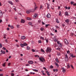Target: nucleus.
<instances>
[{
    "label": "nucleus",
    "instance_id": "f257e3e1",
    "mask_svg": "<svg viewBox=\"0 0 76 76\" xmlns=\"http://www.w3.org/2000/svg\"><path fill=\"white\" fill-rule=\"evenodd\" d=\"M51 50H52V49H51V48L50 47H48L47 48L46 50V51L47 53L48 52H49V53H51Z\"/></svg>",
    "mask_w": 76,
    "mask_h": 76
},
{
    "label": "nucleus",
    "instance_id": "f03ea898",
    "mask_svg": "<svg viewBox=\"0 0 76 76\" xmlns=\"http://www.w3.org/2000/svg\"><path fill=\"white\" fill-rule=\"evenodd\" d=\"M39 60H40V61L42 62L43 63H44V61H45V59H44V57L42 56L39 58Z\"/></svg>",
    "mask_w": 76,
    "mask_h": 76
},
{
    "label": "nucleus",
    "instance_id": "7ed1b4c3",
    "mask_svg": "<svg viewBox=\"0 0 76 76\" xmlns=\"http://www.w3.org/2000/svg\"><path fill=\"white\" fill-rule=\"evenodd\" d=\"M38 15V14L37 13H35L33 16V18H34V19H35V18H37Z\"/></svg>",
    "mask_w": 76,
    "mask_h": 76
},
{
    "label": "nucleus",
    "instance_id": "20e7f679",
    "mask_svg": "<svg viewBox=\"0 0 76 76\" xmlns=\"http://www.w3.org/2000/svg\"><path fill=\"white\" fill-rule=\"evenodd\" d=\"M64 43L65 44H66V45H68V44H69V42H68V41H67V39H64Z\"/></svg>",
    "mask_w": 76,
    "mask_h": 76
},
{
    "label": "nucleus",
    "instance_id": "39448f33",
    "mask_svg": "<svg viewBox=\"0 0 76 76\" xmlns=\"http://www.w3.org/2000/svg\"><path fill=\"white\" fill-rule=\"evenodd\" d=\"M3 12H2V11H1L0 10V18H2L3 17Z\"/></svg>",
    "mask_w": 76,
    "mask_h": 76
},
{
    "label": "nucleus",
    "instance_id": "423d86ee",
    "mask_svg": "<svg viewBox=\"0 0 76 76\" xmlns=\"http://www.w3.org/2000/svg\"><path fill=\"white\" fill-rule=\"evenodd\" d=\"M53 39L55 42H57V37L56 36H54Z\"/></svg>",
    "mask_w": 76,
    "mask_h": 76
},
{
    "label": "nucleus",
    "instance_id": "0eeeda50",
    "mask_svg": "<svg viewBox=\"0 0 76 76\" xmlns=\"http://www.w3.org/2000/svg\"><path fill=\"white\" fill-rule=\"evenodd\" d=\"M65 59L66 61H67L69 60V58H68V56H67V55H66Z\"/></svg>",
    "mask_w": 76,
    "mask_h": 76
},
{
    "label": "nucleus",
    "instance_id": "6e6552de",
    "mask_svg": "<svg viewBox=\"0 0 76 76\" xmlns=\"http://www.w3.org/2000/svg\"><path fill=\"white\" fill-rule=\"evenodd\" d=\"M28 64H32L34 63V62L32 61H28Z\"/></svg>",
    "mask_w": 76,
    "mask_h": 76
},
{
    "label": "nucleus",
    "instance_id": "1a4fd4ad",
    "mask_svg": "<svg viewBox=\"0 0 76 76\" xmlns=\"http://www.w3.org/2000/svg\"><path fill=\"white\" fill-rule=\"evenodd\" d=\"M34 10H37L38 9V7H37V6L36 5V4H35V3H34Z\"/></svg>",
    "mask_w": 76,
    "mask_h": 76
},
{
    "label": "nucleus",
    "instance_id": "9d476101",
    "mask_svg": "<svg viewBox=\"0 0 76 76\" xmlns=\"http://www.w3.org/2000/svg\"><path fill=\"white\" fill-rule=\"evenodd\" d=\"M46 17L48 18H50V17H51V15H50V14L48 13Z\"/></svg>",
    "mask_w": 76,
    "mask_h": 76
},
{
    "label": "nucleus",
    "instance_id": "9b49d317",
    "mask_svg": "<svg viewBox=\"0 0 76 76\" xmlns=\"http://www.w3.org/2000/svg\"><path fill=\"white\" fill-rule=\"evenodd\" d=\"M67 69H69L70 68V63H68L67 64Z\"/></svg>",
    "mask_w": 76,
    "mask_h": 76
},
{
    "label": "nucleus",
    "instance_id": "f8f14e48",
    "mask_svg": "<svg viewBox=\"0 0 76 76\" xmlns=\"http://www.w3.org/2000/svg\"><path fill=\"white\" fill-rule=\"evenodd\" d=\"M47 9H50V7H50V5L49 4H48V3H47Z\"/></svg>",
    "mask_w": 76,
    "mask_h": 76
},
{
    "label": "nucleus",
    "instance_id": "ddd939ff",
    "mask_svg": "<svg viewBox=\"0 0 76 76\" xmlns=\"http://www.w3.org/2000/svg\"><path fill=\"white\" fill-rule=\"evenodd\" d=\"M21 23H24L25 22V21L24 20H23V19H22L21 20V21L20 22Z\"/></svg>",
    "mask_w": 76,
    "mask_h": 76
},
{
    "label": "nucleus",
    "instance_id": "4468645a",
    "mask_svg": "<svg viewBox=\"0 0 76 76\" xmlns=\"http://www.w3.org/2000/svg\"><path fill=\"white\" fill-rule=\"evenodd\" d=\"M56 21L57 23H60V21H59L58 19L57 18L56 19Z\"/></svg>",
    "mask_w": 76,
    "mask_h": 76
},
{
    "label": "nucleus",
    "instance_id": "2eb2a0df",
    "mask_svg": "<svg viewBox=\"0 0 76 76\" xmlns=\"http://www.w3.org/2000/svg\"><path fill=\"white\" fill-rule=\"evenodd\" d=\"M65 22L67 23H69V20L68 19H66V20H65Z\"/></svg>",
    "mask_w": 76,
    "mask_h": 76
},
{
    "label": "nucleus",
    "instance_id": "dca6fc26",
    "mask_svg": "<svg viewBox=\"0 0 76 76\" xmlns=\"http://www.w3.org/2000/svg\"><path fill=\"white\" fill-rule=\"evenodd\" d=\"M43 9V6L42 5H41L40 7V10H42Z\"/></svg>",
    "mask_w": 76,
    "mask_h": 76
},
{
    "label": "nucleus",
    "instance_id": "f3484780",
    "mask_svg": "<svg viewBox=\"0 0 76 76\" xmlns=\"http://www.w3.org/2000/svg\"><path fill=\"white\" fill-rule=\"evenodd\" d=\"M6 62H4L2 64V66L3 67H6Z\"/></svg>",
    "mask_w": 76,
    "mask_h": 76
},
{
    "label": "nucleus",
    "instance_id": "a211bd4d",
    "mask_svg": "<svg viewBox=\"0 0 76 76\" xmlns=\"http://www.w3.org/2000/svg\"><path fill=\"white\" fill-rule=\"evenodd\" d=\"M30 10H27L26 11V13H27V14H29V13H30V12H30Z\"/></svg>",
    "mask_w": 76,
    "mask_h": 76
},
{
    "label": "nucleus",
    "instance_id": "6ab92c4d",
    "mask_svg": "<svg viewBox=\"0 0 76 76\" xmlns=\"http://www.w3.org/2000/svg\"><path fill=\"white\" fill-rule=\"evenodd\" d=\"M25 38H26V37L24 36H22L21 37V39H24Z\"/></svg>",
    "mask_w": 76,
    "mask_h": 76
},
{
    "label": "nucleus",
    "instance_id": "aec40b11",
    "mask_svg": "<svg viewBox=\"0 0 76 76\" xmlns=\"http://www.w3.org/2000/svg\"><path fill=\"white\" fill-rule=\"evenodd\" d=\"M8 3L10 4H11V5H13V3L12 2V1H8Z\"/></svg>",
    "mask_w": 76,
    "mask_h": 76
},
{
    "label": "nucleus",
    "instance_id": "412c9836",
    "mask_svg": "<svg viewBox=\"0 0 76 76\" xmlns=\"http://www.w3.org/2000/svg\"><path fill=\"white\" fill-rule=\"evenodd\" d=\"M30 10L31 12H34L35 11V10H34V9H32Z\"/></svg>",
    "mask_w": 76,
    "mask_h": 76
},
{
    "label": "nucleus",
    "instance_id": "4be33fe9",
    "mask_svg": "<svg viewBox=\"0 0 76 76\" xmlns=\"http://www.w3.org/2000/svg\"><path fill=\"white\" fill-rule=\"evenodd\" d=\"M59 16H61V11H59Z\"/></svg>",
    "mask_w": 76,
    "mask_h": 76
},
{
    "label": "nucleus",
    "instance_id": "5701e85b",
    "mask_svg": "<svg viewBox=\"0 0 76 76\" xmlns=\"http://www.w3.org/2000/svg\"><path fill=\"white\" fill-rule=\"evenodd\" d=\"M3 38H4V39H6V34H4L3 35Z\"/></svg>",
    "mask_w": 76,
    "mask_h": 76
},
{
    "label": "nucleus",
    "instance_id": "b1692460",
    "mask_svg": "<svg viewBox=\"0 0 76 76\" xmlns=\"http://www.w3.org/2000/svg\"><path fill=\"white\" fill-rule=\"evenodd\" d=\"M65 15H66V16H69V13H68L67 12H66L65 13Z\"/></svg>",
    "mask_w": 76,
    "mask_h": 76
},
{
    "label": "nucleus",
    "instance_id": "393cba45",
    "mask_svg": "<svg viewBox=\"0 0 76 76\" xmlns=\"http://www.w3.org/2000/svg\"><path fill=\"white\" fill-rule=\"evenodd\" d=\"M45 40L46 41L47 43L48 42V39L46 38V37H45Z\"/></svg>",
    "mask_w": 76,
    "mask_h": 76
},
{
    "label": "nucleus",
    "instance_id": "a878e982",
    "mask_svg": "<svg viewBox=\"0 0 76 76\" xmlns=\"http://www.w3.org/2000/svg\"><path fill=\"white\" fill-rule=\"evenodd\" d=\"M41 31H43L44 30V28L43 27H41L40 29Z\"/></svg>",
    "mask_w": 76,
    "mask_h": 76
},
{
    "label": "nucleus",
    "instance_id": "bb28decb",
    "mask_svg": "<svg viewBox=\"0 0 76 76\" xmlns=\"http://www.w3.org/2000/svg\"><path fill=\"white\" fill-rule=\"evenodd\" d=\"M20 46H21L22 48L24 47V45H23V44L22 43H21L20 44Z\"/></svg>",
    "mask_w": 76,
    "mask_h": 76
},
{
    "label": "nucleus",
    "instance_id": "cd10ccee",
    "mask_svg": "<svg viewBox=\"0 0 76 76\" xmlns=\"http://www.w3.org/2000/svg\"><path fill=\"white\" fill-rule=\"evenodd\" d=\"M23 44L24 45V46H26L28 45V44H26V43L25 42L24 43H23Z\"/></svg>",
    "mask_w": 76,
    "mask_h": 76
},
{
    "label": "nucleus",
    "instance_id": "c85d7f7f",
    "mask_svg": "<svg viewBox=\"0 0 76 76\" xmlns=\"http://www.w3.org/2000/svg\"><path fill=\"white\" fill-rule=\"evenodd\" d=\"M55 65H56V66L57 67H59V65H58V64H57V63H55Z\"/></svg>",
    "mask_w": 76,
    "mask_h": 76
},
{
    "label": "nucleus",
    "instance_id": "c756f323",
    "mask_svg": "<svg viewBox=\"0 0 76 76\" xmlns=\"http://www.w3.org/2000/svg\"><path fill=\"white\" fill-rule=\"evenodd\" d=\"M1 52H2V53H3V54H5V52H4V51H3V50H1Z\"/></svg>",
    "mask_w": 76,
    "mask_h": 76
},
{
    "label": "nucleus",
    "instance_id": "7c9ffc66",
    "mask_svg": "<svg viewBox=\"0 0 76 76\" xmlns=\"http://www.w3.org/2000/svg\"><path fill=\"white\" fill-rule=\"evenodd\" d=\"M46 73H47L48 76H50V73H49V72L48 71H46Z\"/></svg>",
    "mask_w": 76,
    "mask_h": 76
},
{
    "label": "nucleus",
    "instance_id": "2f4dec72",
    "mask_svg": "<svg viewBox=\"0 0 76 76\" xmlns=\"http://www.w3.org/2000/svg\"><path fill=\"white\" fill-rule=\"evenodd\" d=\"M26 48L28 50H30V48L28 46Z\"/></svg>",
    "mask_w": 76,
    "mask_h": 76
},
{
    "label": "nucleus",
    "instance_id": "473e14b6",
    "mask_svg": "<svg viewBox=\"0 0 76 76\" xmlns=\"http://www.w3.org/2000/svg\"><path fill=\"white\" fill-rule=\"evenodd\" d=\"M56 60L57 63H58L59 62V61H58V58H56Z\"/></svg>",
    "mask_w": 76,
    "mask_h": 76
},
{
    "label": "nucleus",
    "instance_id": "72a5a7b5",
    "mask_svg": "<svg viewBox=\"0 0 76 76\" xmlns=\"http://www.w3.org/2000/svg\"><path fill=\"white\" fill-rule=\"evenodd\" d=\"M61 54L60 53V52H58L57 53V55L58 56H60L61 55Z\"/></svg>",
    "mask_w": 76,
    "mask_h": 76
},
{
    "label": "nucleus",
    "instance_id": "f704fd0d",
    "mask_svg": "<svg viewBox=\"0 0 76 76\" xmlns=\"http://www.w3.org/2000/svg\"><path fill=\"white\" fill-rule=\"evenodd\" d=\"M32 70H33V71H34V72H38V70H37V69H33Z\"/></svg>",
    "mask_w": 76,
    "mask_h": 76
},
{
    "label": "nucleus",
    "instance_id": "c9c22d12",
    "mask_svg": "<svg viewBox=\"0 0 76 76\" xmlns=\"http://www.w3.org/2000/svg\"><path fill=\"white\" fill-rule=\"evenodd\" d=\"M41 51H42V52H43L44 53H45V51L42 49H41Z\"/></svg>",
    "mask_w": 76,
    "mask_h": 76
},
{
    "label": "nucleus",
    "instance_id": "e433bc0d",
    "mask_svg": "<svg viewBox=\"0 0 76 76\" xmlns=\"http://www.w3.org/2000/svg\"><path fill=\"white\" fill-rule=\"evenodd\" d=\"M10 27L11 29H13L14 28V26L12 25Z\"/></svg>",
    "mask_w": 76,
    "mask_h": 76
},
{
    "label": "nucleus",
    "instance_id": "4c0bfd02",
    "mask_svg": "<svg viewBox=\"0 0 76 76\" xmlns=\"http://www.w3.org/2000/svg\"><path fill=\"white\" fill-rule=\"evenodd\" d=\"M50 24H46L45 26L46 27V28H47L48 26H50Z\"/></svg>",
    "mask_w": 76,
    "mask_h": 76
},
{
    "label": "nucleus",
    "instance_id": "58836bf2",
    "mask_svg": "<svg viewBox=\"0 0 76 76\" xmlns=\"http://www.w3.org/2000/svg\"><path fill=\"white\" fill-rule=\"evenodd\" d=\"M42 74H43V75H45V74L44 73V71H42Z\"/></svg>",
    "mask_w": 76,
    "mask_h": 76
},
{
    "label": "nucleus",
    "instance_id": "ea45409f",
    "mask_svg": "<svg viewBox=\"0 0 76 76\" xmlns=\"http://www.w3.org/2000/svg\"><path fill=\"white\" fill-rule=\"evenodd\" d=\"M62 72L63 73H65V72H66V69H63Z\"/></svg>",
    "mask_w": 76,
    "mask_h": 76
},
{
    "label": "nucleus",
    "instance_id": "a19ab883",
    "mask_svg": "<svg viewBox=\"0 0 76 76\" xmlns=\"http://www.w3.org/2000/svg\"><path fill=\"white\" fill-rule=\"evenodd\" d=\"M55 27H56V28H57V29H60V27H58L57 26H55Z\"/></svg>",
    "mask_w": 76,
    "mask_h": 76
},
{
    "label": "nucleus",
    "instance_id": "79ce46f5",
    "mask_svg": "<svg viewBox=\"0 0 76 76\" xmlns=\"http://www.w3.org/2000/svg\"><path fill=\"white\" fill-rule=\"evenodd\" d=\"M71 57H72V58H74V57H75V56H73V54H72L71 55Z\"/></svg>",
    "mask_w": 76,
    "mask_h": 76
},
{
    "label": "nucleus",
    "instance_id": "37998d69",
    "mask_svg": "<svg viewBox=\"0 0 76 76\" xmlns=\"http://www.w3.org/2000/svg\"><path fill=\"white\" fill-rule=\"evenodd\" d=\"M59 47H62L63 46H62V45H61V43H59Z\"/></svg>",
    "mask_w": 76,
    "mask_h": 76
},
{
    "label": "nucleus",
    "instance_id": "c03bdc74",
    "mask_svg": "<svg viewBox=\"0 0 76 76\" xmlns=\"http://www.w3.org/2000/svg\"><path fill=\"white\" fill-rule=\"evenodd\" d=\"M38 42H39V43L40 44H41V43H42V42L41 41V40H39L38 41Z\"/></svg>",
    "mask_w": 76,
    "mask_h": 76
},
{
    "label": "nucleus",
    "instance_id": "a18cd8bd",
    "mask_svg": "<svg viewBox=\"0 0 76 76\" xmlns=\"http://www.w3.org/2000/svg\"><path fill=\"white\" fill-rule=\"evenodd\" d=\"M40 39H42L43 40H44V38L43 37H40Z\"/></svg>",
    "mask_w": 76,
    "mask_h": 76
},
{
    "label": "nucleus",
    "instance_id": "49530a36",
    "mask_svg": "<svg viewBox=\"0 0 76 76\" xmlns=\"http://www.w3.org/2000/svg\"><path fill=\"white\" fill-rule=\"evenodd\" d=\"M27 20H31V18H27Z\"/></svg>",
    "mask_w": 76,
    "mask_h": 76
},
{
    "label": "nucleus",
    "instance_id": "de8ad7c7",
    "mask_svg": "<svg viewBox=\"0 0 76 76\" xmlns=\"http://www.w3.org/2000/svg\"><path fill=\"white\" fill-rule=\"evenodd\" d=\"M10 64H11V63H8V66H9V67L10 66Z\"/></svg>",
    "mask_w": 76,
    "mask_h": 76
},
{
    "label": "nucleus",
    "instance_id": "09e8293b",
    "mask_svg": "<svg viewBox=\"0 0 76 76\" xmlns=\"http://www.w3.org/2000/svg\"><path fill=\"white\" fill-rule=\"evenodd\" d=\"M53 68H54V66H53L52 65H51L50 66V69H53Z\"/></svg>",
    "mask_w": 76,
    "mask_h": 76
},
{
    "label": "nucleus",
    "instance_id": "8fccbe9b",
    "mask_svg": "<svg viewBox=\"0 0 76 76\" xmlns=\"http://www.w3.org/2000/svg\"><path fill=\"white\" fill-rule=\"evenodd\" d=\"M70 66H71V67H72V69H74L73 66L72 65H71Z\"/></svg>",
    "mask_w": 76,
    "mask_h": 76
},
{
    "label": "nucleus",
    "instance_id": "3c124183",
    "mask_svg": "<svg viewBox=\"0 0 76 76\" xmlns=\"http://www.w3.org/2000/svg\"><path fill=\"white\" fill-rule=\"evenodd\" d=\"M56 50H59V51H60V48H58L56 49Z\"/></svg>",
    "mask_w": 76,
    "mask_h": 76
},
{
    "label": "nucleus",
    "instance_id": "603ef678",
    "mask_svg": "<svg viewBox=\"0 0 76 76\" xmlns=\"http://www.w3.org/2000/svg\"><path fill=\"white\" fill-rule=\"evenodd\" d=\"M16 26L18 28H19L20 26L19 25H17Z\"/></svg>",
    "mask_w": 76,
    "mask_h": 76
},
{
    "label": "nucleus",
    "instance_id": "864d4df0",
    "mask_svg": "<svg viewBox=\"0 0 76 76\" xmlns=\"http://www.w3.org/2000/svg\"><path fill=\"white\" fill-rule=\"evenodd\" d=\"M11 75L12 76H14V73H11Z\"/></svg>",
    "mask_w": 76,
    "mask_h": 76
},
{
    "label": "nucleus",
    "instance_id": "5fc2aeb1",
    "mask_svg": "<svg viewBox=\"0 0 76 76\" xmlns=\"http://www.w3.org/2000/svg\"><path fill=\"white\" fill-rule=\"evenodd\" d=\"M30 74H33V75H35V73L33 72H31Z\"/></svg>",
    "mask_w": 76,
    "mask_h": 76
},
{
    "label": "nucleus",
    "instance_id": "6e6d98bb",
    "mask_svg": "<svg viewBox=\"0 0 76 76\" xmlns=\"http://www.w3.org/2000/svg\"><path fill=\"white\" fill-rule=\"evenodd\" d=\"M70 3H71V4H73L74 3V2L71 1L70 2Z\"/></svg>",
    "mask_w": 76,
    "mask_h": 76
},
{
    "label": "nucleus",
    "instance_id": "4d7b16f0",
    "mask_svg": "<svg viewBox=\"0 0 76 76\" xmlns=\"http://www.w3.org/2000/svg\"><path fill=\"white\" fill-rule=\"evenodd\" d=\"M28 24H29V25H32V23H31V22H29L28 23Z\"/></svg>",
    "mask_w": 76,
    "mask_h": 76
},
{
    "label": "nucleus",
    "instance_id": "13d9d810",
    "mask_svg": "<svg viewBox=\"0 0 76 76\" xmlns=\"http://www.w3.org/2000/svg\"><path fill=\"white\" fill-rule=\"evenodd\" d=\"M57 44H60V41L57 40Z\"/></svg>",
    "mask_w": 76,
    "mask_h": 76
},
{
    "label": "nucleus",
    "instance_id": "bf43d9fd",
    "mask_svg": "<svg viewBox=\"0 0 76 76\" xmlns=\"http://www.w3.org/2000/svg\"><path fill=\"white\" fill-rule=\"evenodd\" d=\"M26 66H29V64H26Z\"/></svg>",
    "mask_w": 76,
    "mask_h": 76
},
{
    "label": "nucleus",
    "instance_id": "052dcab7",
    "mask_svg": "<svg viewBox=\"0 0 76 76\" xmlns=\"http://www.w3.org/2000/svg\"><path fill=\"white\" fill-rule=\"evenodd\" d=\"M3 50H6V48H4V47H3Z\"/></svg>",
    "mask_w": 76,
    "mask_h": 76
},
{
    "label": "nucleus",
    "instance_id": "680f3d73",
    "mask_svg": "<svg viewBox=\"0 0 76 76\" xmlns=\"http://www.w3.org/2000/svg\"><path fill=\"white\" fill-rule=\"evenodd\" d=\"M2 47V45L1 44H0V48H1Z\"/></svg>",
    "mask_w": 76,
    "mask_h": 76
},
{
    "label": "nucleus",
    "instance_id": "e2e57ef3",
    "mask_svg": "<svg viewBox=\"0 0 76 76\" xmlns=\"http://www.w3.org/2000/svg\"><path fill=\"white\" fill-rule=\"evenodd\" d=\"M67 53L68 54H69V53H70V51L69 50H68Z\"/></svg>",
    "mask_w": 76,
    "mask_h": 76
},
{
    "label": "nucleus",
    "instance_id": "0e129e2a",
    "mask_svg": "<svg viewBox=\"0 0 76 76\" xmlns=\"http://www.w3.org/2000/svg\"><path fill=\"white\" fill-rule=\"evenodd\" d=\"M42 25H45V23H44V22H42Z\"/></svg>",
    "mask_w": 76,
    "mask_h": 76
},
{
    "label": "nucleus",
    "instance_id": "69168bd1",
    "mask_svg": "<svg viewBox=\"0 0 76 76\" xmlns=\"http://www.w3.org/2000/svg\"><path fill=\"white\" fill-rule=\"evenodd\" d=\"M16 45L17 47H19V45H18L17 44Z\"/></svg>",
    "mask_w": 76,
    "mask_h": 76
},
{
    "label": "nucleus",
    "instance_id": "338daca9",
    "mask_svg": "<svg viewBox=\"0 0 76 76\" xmlns=\"http://www.w3.org/2000/svg\"><path fill=\"white\" fill-rule=\"evenodd\" d=\"M32 52H35V50L34 49H32Z\"/></svg>",
    "mask_w": 76,
    "mask_h": 76
},
{
    "label": "nucleus",
    "instance_id": "774afa93",
    "mask_svg": "<svg viewBox=\"0 0 76 76\" xmlns=\"http://www.w3.org/2000/svg\"><path fill=\"white\" fill-rule=\"evenodd\" d=\"M55 32H56V33H57V30H55Z\"/></svg>",
    "mask_w": 76,
    "mask_h": 76
}]
</instances>
